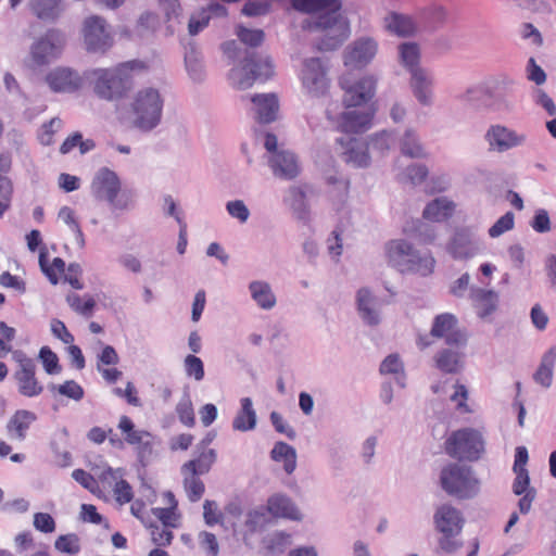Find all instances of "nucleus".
<instances>
[{
    "mask_svg": "<svg viewBox=\"0 0 556 556\" xmlns=\"http://www.w3.org/2000/svg\"><path fill=\"white\" fill-rule=\"evenodd\" d=\"M292 7L302 13H317L305 21L304 27L324 34L317 43L318 50H336L348 38L349 25L340 12L339 0H292Z\"/></svg>",
    "mask_w": 556,
    "mask_h": 556,
    "instance_id": "1",
    "label": "nucleus"
},
{
    "mask_svg": "<svg viewBox=\"0 0 556 556\" xmlns=\"http://www.w3.org/2000/svg\"><path fill=\"white\" fill-rule=\"evenodd\" d=\"M388 263L400 273L427 277L433 273L435 260L430 252L421 253L404 240L395 239L386 244Z\"/></svg>",
    "mask_w": 556,
    "mask_h": 556,
    "instance_id": "2",
    "label": "nucleus"
},
{
    "mask_svg": "<svg viewBox=\"0 0 556 556\" xmlns=\"http://www.w3.org/2000/svg\"><path fill=\"white\" fill-rule=\"evenodd\" d=\"M126 62L113 68H96L90 77L94 93L104 100L113 101L123 98L132 86V65Z\"/></svg>",
    "mask_w": 556,
    "mask_h": 556,
    "instance_id": "3",
    "label": "nucleus"
},
{
    "mask_svg": "<svg viewBox=\"0 0 556 556\" xmlns=\"http://www.w3.org/2000/svg\"><path fill=\"white\" fill-rule=\"evenodd\" d=\"M163 99L160 91L153 87L138 90L130 103L132 126L141 131L154 129L161 122Z\"/></svg>",
    "mask_w": 556,
    "mask_h": 556,
    "instance_id": "4",
    "label": "nucleus"
},
{
    "mask_svg": "<svg viewBox=\"0 0 556 556\" xmlns=\"http://www.w3.org/2000/svg\"><path fill=\"white\" fill-rule=\"evenodd\" d=\"M441 488L458 500H470L480 492L481 482L471 466L452 463L440 473Z\"/></svg>",
    "mask_w": 556,
    "mask_h": 556,
    "instance_id": "5",
    "label": "nucleus"
},
{
    "mask_svg": "<svg viewBox=\"0 0 556 556\" xmlns=\"http://www.w3.org/2000/svg\"><path fill=\"white\" fill-rule=\"evenodd\" d=\"M273 75L274 64L269 55L247 50L242 65L230 71L229 80L235 88L245 90L255 81H266Z\"/></svg>",
    "mask_w": 556,
    "mask_h": 556,
    "instance_id": "6",
    "label": "nucleus"
},
{
    "mask_svg": "<svg viewBox=\"0 0 556 556\" xmlns=\"http://www.w3.org/2000/svg\"><path fill=\"white\" fill-rule=\"evenodd\" d=\"M463 514L451 504H441L433 514L434 529L441 534L439 547L448 554L458 551L463 543L457 540L464 527Z\"/></svg>",
    "mask_w": 556,
    "mask_h": 556,
    "instance_id": "7",
    "label": "nucleus"
},
{
    "mask_svg": "<svg viewBox=\"0 0 556 556\" xmlns=\"http://www.w3.org/2000/svg\"><path fill=\"white\" fill-rule=\"evenodd\" d=\"M445 452L459 460H478L484 453L483 435L473 428L456 430L445 441Z\"/></svg>",
    "mask_w": 556,
    "mask_h": 556,
    "instance_id": "8",
    "label": "nucleus"
},
{
    "mask_svg": "<svg viewBox=\"0 0 556 556\" xmlns=\"http://www.w3.org/2000/svg\"><path fill=\"white\" fill-rule=\"evenodd\" d=\"M91 194L101 201H106L113 208L124 210L127 202L118 198L121 180L117 174L108 167H101L94 175L91 186Z\"/></svg>",
    "mask_w": 556,
    "mask_h": 556,
    "instance_id": "9",
    "label": "nucleus"
},
{
    "mask_svg": "<svg viewBox=\"0 0 556 556\" xmlns=\"http://www.w3.org/2000/svg\"><path fill=\"white\" fill-rule=\"evenodd\" d=\"M18 369L14 372L18 393L26 397H35L42 393L43 386L36 378V363L22 351L13 353Z\"/></svg>",
    "mask_w": 556,
    "mask_h": 556,
    "instance_id": "10",
    "label": "nucleus"
},
{
    "mask_svg": "<svg viewBox=\"0 0 556 556\" xmlns=\"http://www.w3.org/2000/svg\"><path fill=\"white\" fill-rule=\"evenodd\" d=\"M83 33L88 52L105 53L113 45L106 21L98 15L85 20Z\"/></svg>",
    "mask_w": 556,
    "mask_h": 556,
    "instance_id": "11",
    "label": "nucleus"
},
{
    "mask_svg": "<svg viewBox=\"0 0 556 556\" xmlns=\"http://www.w3.org/2000/svg\"><path fill=\"white\" fill-rule=\"evenodd\" d=\"M483 139L489 152L504 153L525 144L527 136L502 124H493L485 130Z\"/></svg>",
    "mask_w": 556,
    "mask_h": 556,
    "instance_id": "12",
    "label": "nucleus"
},
{
    "mask_svg": "<svg viewBox=\"0 0 556 556\" xmlns=\"http://www.w3.org/2000/svg\"><path fill=\"white\" fill-rule=\"evenodd\" d=\"M65 42V36L58 29L48 30L30 49V56L35 65L49 64L60 54Z\"/></svg>",
    "mask_w": 556,
    "mask_h": 556,
    "instance_id": "13",
    "label": "nucleus"
},
{
    "mask_svg": "<svg viewBox=\"0 0 556 556\" xmlns=\"http://www.w3.org/2000/svg\"><path fill=\"white\" fill-rule=\"evenodd\" d=\"M430 336L444 339L446 345L455 348H465L468 340L467 333L458 327L457 318L450 313L434 318Z\"/></svg>",
    "mask_w": 556,
    "mask_h": 556,
    "instance_id": "14",
    "label": "nucleus"
},
{
    "mask_svg": "<svg viewBox=\"0 0 556 556\" xmlns=\"http://www.w3.org/2000/svg\"><path fill=\"white\" fill-rule=\"evenodd\" d=\"M340 85L344 90L343 103L348 109L366 104L376 92V80L371 76L362 77L356 81L342 77Z\"/></svg>",
    "mask_w": 556,
    "mask_h": 556,
    "instance_id": "15",
    "label": "nucleus"
},
{
    "mask_svg": "<svg viewBox=\"0 0 556 556\" xmlns=\"http://www.w3.org/2000/svg\"><path fill=\"white\" fill-rule=\"evenodd\" d=\"M482 242L469 228H459L451 237L446 251L455 260H469L482 251Z\"/></svg>",
    "mask_w": 556,
    "mask_h": 556,
    "instance_id": "16",
    "label": "nucleus"
},
{
    "mask_svg": "<svg viewBox=\"0 0 556 556\" xmlns=\"http://www.w3.org/2000/svg\"><path fill=\"white\" fill-rule=\"evenodd\" d=\"M301 79L305 90L313 96L324 94L328 88L326 68L319 58L304 60Z\"/></svg>",
    "mask_w": 556,
    "mask_h": 556,
    "instance_id": "17",
    "label": "nucleus"
},
{
    "mask_svg": "<svg viewBox=\"0 0 556 556\" xmlns=\"http://www.w3.org/2000/svg\"><path fill=\"white\" fill-rule=\"evenodd\" d=\"M327 118L331 122L338 119V127L344 132L358 134L366 131L372 119V113L367 110H349L342 112L340 117L332 113L331 109L326 110Z\"/></svg>",
    "mask_w": 556,
    "mask_h": 556,
    "instance_id": "18",
    "label": "nucleus"
},
{
    "mask_svg": "<svg viewBox=\"0 0 556 556\" xmlns=\"http://www.w3.org/2000/svg\"><path fill=\"white\" fill-rule=\"evenodd\" d=\"M356 308L364 324L378 326L381 323L382 301L374 292L363 287L356 292Z\"/></svg>",
    "mask_w": 556,
    "mask_h": 556,
    "instance_id": "19",
    "label": "nucleus"
},
{
    "mask_svg": "<svg viewBox=\"0 0 556 556\" xmlns=\"http://www.w3.org/2000/svg\"><path fill=\"white\" fill-rule=\"evenodd\" d=\"M378 45L370 37H362L353 41L346 49L344 55L345 65L354 67L366 66L375 58Z\"/></svg>",
    "mask_w": 556,
    "mask_h": 556,
    "instance_id": "20",
    "label": "nucleus"
},
{
    "mask_svg": "<svg viewBox=\"0 0 556 556\" xmlns=\"http://www.w3.org/2000/svg\"><path fill=\"white\" fill-rule=\"evenodd\" d=\"M269 167L275 177L291 180L299 176L300 164L298 156L289 150H279L268 160Z\"/></svg>",
    "mask_w": 556,
    "mask_h": 556,
    "instance_id": "21",
    "label": "nucleus"
},
{
    "mask_svg": "<svg viewBox=\"0 0 556 556\" xmlns=\"http://www.w3.org/2000/svg\"><path fill=\"white\" fill-rule=\"evenodd\" d=\"M433 77L426 68H414L410 73V88L414 97L424 106L433 103Z\"/></svg>",
    "mask_w": 556,
    "mask_h": 556,
    "instance_id": "22",
    "label": "nucleus"
},
{
    "mask_svg": "<svg viewBox=\"0 0 556 556\" xmlns=\"http://www.w3.org/2000/svg\"><path fill=\"white\" fill-rule=\"evenodd\" d=\"M470 300L477 315L484 319L496 312L498 307L500 295L494 290L472 287L470 289Z\"/></svg>",
    "mask_w": 556,
    "mask_h": 556,
    "instance_id": "23",
    "label": "nucleus"
},
{
    "mask_svg": "<svg viewBox=\"0 0 556 556\" xmlns=\"http://www.w3.org/2000/svg\"><path fill=\"white\" fill-rule=\"evenodd\" d=\"M254 105L255 118L263 124L277 119L279 111L278 98L275 93H260L251 98Z\"/></svg>",
    "mask_w": 556,
    "mask_h": 556,
    "instance_id": "24",
    "label": "nucleus"
},
{
    "mask_svg": "<svg viewBox=\"0 0 556 556\" xmlns=\"http://www.w3.org/2000/svg\"><path fill=\"white\" fill-rule=\"evenodd\" d=\"M46 81L55 92H71L80 85V78L76 72L70 68H56L49 73Z\"/></svg>",
    "mask_w": 556,
    "mask_h": 556,
    "instance_id": "25",
    "label": "nucleus"
},
{
    "mask_svg": "<svg viewBox=\"0 0 556 556\" xmlns=\"http://www.w3.org/2000/svg\"><path fill=\"white\" fill-rule=\"evenodd\" d=\"M369 148L365 139L351 138L343 152L344 161L354 167H368L370 165Z\"/></svg>",
    "mask_w": 556,
    "mask_h": 556,
    "instance_id": "26",
    "label": "nucleus"
},
{
    "mask_svg": "<svg viewBox=\"0 0 556 556\" xmlns=\"http://www.w3.org/2000/svg\"><path fill=\"white\" fill-rule=\"evenodd\" d=\"M463 348L442 349L434 357L435 366L445 374H458L464 368Z\"/></svg>",
    "mask_w": 556,
    "mask_h": 556,
    "instance_id": "27",
    "label": "nucleus"
},
{
    "mask_svg": "<svg viewBox=\"0 0 556 556\" xmlns=\"http://www.w3.org/2000/svg\"><path fill=\"white\" fill-rule=\"evenodd\" d=\"M283 203L299 220H306L309 214L306 192L302 187L290 186L283 197Z\"/></svg>",
    "mask_w": 556,
    "mask_h": 556,
    "instance_id": "28",
    "label": "nucleus"
},
{
    "mask_svg": "<svg viewBox=\"0 0 556 556\" xmlns=\"http://www.w3.org/2000/svg\"><path fill=\"white\" fill-rule=\"evenodd\" d=\"M194 457L181 466V472H190L192 475L207 473L213 464L217 459L215 450H202L195 446Z\"/></svg>",
    "mask_w": 556,
    "mask_h": 556,
    "instance_id": "29",
    "label": "nucleus"
},
{
    "mask_svg": "<svg viewBox=\"0 0 556 556\" xmlns=\"http://www.w3.org/2000/svg\"><path fill=\"white\" fill-rule=\"evenodd\" d=\"M267 509L274 517L301 520L302 515L293 501L282 494H275L267 501Z\"/></svg>",
    "mask_w": 556,
    "mask_h": 556,
    "instance_id": "30",
    "label": "nucleus"
},
{
    "mask_svg": "<svg viewBox=\"0 0 556 556\" xmlns=\"http://www.w3.org/2000/svg\"><path fill=\"white\" fill-rule=\"evenodd\" d=\"M123 472L122 469H113L109 467L101 473V479L103 482H106L109 485L114 483V494L116 496V501L121 504L129 503L132 500V491L129 483L122 479Z\"/></svg>",
    "mask_w": 556,
    "mask_h": 556,
    "instance_id": "31",
    "label": "nucleus"
},
{
    "mask_svg": "<svg viewBox=\"0 0 556 556\" xmlns=\"http://www.w3.org/2000/svg\"><path fill=\"white\" fill-rule=\"evenodd\" d=\"M248 289L252 300L260 308L270 311L276 306L277 298L269 282L253 280L249 283Z\"/></svg>",
    "mask_w": 556,
    "mask_h": 556,
    "instance_id": "32",
    "label": "nucleus"
},
{
    "mask_svg": "<svg viewBox=\"0 0 556 556\" xmlns=\"http://www.w3.org/2000/svg\"><path fill=\"white\" fill-rule=\"evenodd\" d=\"M30 10L37 18L53 23L64 11L63 0H30Z\"/></svg>",
    "mask_w": 556,
    "mask_h": 556,
    "instance_id": "33",
    "label": "nucleus"
},
{
    "mask_svg": "<svg viewBox=\"0 0 556 556\" xmlns=\"http://www.w3.org/2000/svg\"><path fill=\"white\" fill-rule=\"evenodd\" d=\"M241 407L232 420V428L236 431L247 432L254 430L257 424L256 412L250 397L240 400Z\"/></svg>",
    "mask_w": 556,
    "mask_h": 556,
    "instance_id": "34",
    "label": "nucleus"
},
{
    "mask_svg": "<svg viewBox=\"0 0 556 556\" xmlns=\"http://www.w3.org/2000/svg\"><path fill=\"white\" fill-rule=\"evenodd\" d=\"M455 204L446 197H439L428 203L422 212V217L430 222H443L453 215Z\"/></svg>",
    "mask_w": 556,
    "mask_h": 556,
    "instance_id": "35",
    "label": "nucleus"
},
{
    "mask_svg": "<svg viewBox=\"0 0 556 556\" xmlns=\"http://www.w3.org/2000/svg\"><path fill=\"white\" fill-rule=\"evenodd\" d=\"M401 153L410 159H425L428 153L414 128H406L399 140Z\"/></svg>",
    "mask_w": 556,
    "mask_h": 556,
    "instance_id": "36",
    "label": "nucleus"
},
{
    "mask_svg": "<svg viewBox=\"0 0 556 556\" xmlns=\"http://www.w3.org/2000/svg\"><path fill=\"white\" fill-rule=\"evenodd\" d=\"M36 419L35 413L27 409H18L8 421L7 430L13 438L22 441L26 437V431Z\"/></svg>",
    "mask_w": 556,
    "mask_h": 556,
    "instance_id": "37",
    "label": "nucleus"
},
{
    "mask_svg": "<svg viewBox=\"0 0 556 556\" xmlns=\"http://www.w3.org/2000/svg\"><path fill=\"white\" fill-rule=\"evenodd\" d=\"M395 139L396 137L393 130L383 129L371 134L365 140L372 153L384 156L395 143Z\"/></svg>",
    "mask_w": 556,
    "mask_h": 556,
    "instance_id": "38",
    "label": "nucleus"
},
{
    "mask_svg": "<svg viewBox=\"0 0 556 556\" xmlns=\"http://www.w3.org/2000/svg\"><path fill=\"white\" fill-rule=\"evenodd\" d=\"M556 362V345L552 346L542 357L538 370L533 375L536 383L544 388H549L552 384L553 370Z\"/></svg>",
    "mask_w": 556,
    "mask_h": 556,
    "instance_id": "39",
    "label": "nucleus"
},
{
    "mask_svg": "<svg viewBox=\"0 0 556 556\" xmlns=\"http://www.w3.org/2000/svg\"><path fill=\"white\" fill-rule=\"evenodd\" d=\"M386 28L397 36L406 37L415 33L416 26L409 16L391 13L384 18Z\"/></svg>",
    "mask_w": 556,
    "mask_h": 556,
    "instance_id": "40",
    "label": "nucleus"
},
{
    "mask_svg": "<svg viewBox=\"0 0 556 556\" xmlns=\"http://www.w3.org/2000/svg\"><path fill=\"white\" fill-rule=\"evenodd\" d=\"M270 456L275 462L283 460V469L287 473L291 475L295 470L296 451L293 446L279 441L274 445Z\"/></svg>",
    "mask_w": 556,
    "mask_h": 556,
    "instance_id": "41",
    "label": "nucleus"
},
{
    "mask_svg": "<svg viewBox=\"0 0 556 556\" xmlns=\"http://www.w3.org/2000/svg\"><path fill=\"white\" fill-rule=\"evenodd\" d=\"M186 70L189 77L195 81L201 83L205 78V70L203 64L202 54L194 48L191 47L185 54Z\"/></svg>",
    "mask_w": 556,
    "mask_h": 556,
    "instance_id": "42",
    "label": "nucleus"
},
{
    "mask_svg": "<svg viewBox=\"0 0 556 556\" xmlns=\"http://www.w3.org/2000/svg\"><path fill=\"white\" fill-rule=\"evenodd\" d=\"M58 218L64 223L75 236V240L80 249H83L86 244L85 237L81 231V228L76 220L75 212L70 206H62L58 213Z\"/></svg>",
    "mask_w": 556,
    "mask_h": 556,
    "instance_id": "43",
    "label": "nucleus"
},
{
    "mask_svg": "<svg viewBox=\"0 0 556 556\" xmlns=\"http://www.w3.org/2000/svg\"><path fill=\"white\" fill-rule=\"evenodd\" d=\"M399 49L401 62L409 71V73H412L414 68H421L419 66V47L416 43L405 42L402 43Z\"/></svg>",
    "mask_w": 556,
    "mask_h": 556,
    "instance_id": "44",
    "label": "nucleus"
},
{
    "mask_svg": "<svg viewBox=\"0 0 556 556\" xmlns=\"http://www.w3.org/2000/svg\"><path fill=\"white\" fill-rule=\"evenodd\" d=\"M181 473L184 476V486L188 498L191 502H198L205 491L204 483L199 479L200 475H192L190 472Z\"/></svg>",
    "mask_w": 556,
    "mask_h": 556,
    "instance_id": "45",
    "label": "nucleus"
},
{
    "mask_svg": "<svg viewBox=\"0 0 556 556\" xmlns=\"http://www.w3.org/2000/svg\"><path fill=\"white\" fill-rule=\"evenodd\" d=\"M492 97V90L488 86L478 85L468 88L460 99L473 108H480L484 98Z\"/></svg>",
    "mask_w": 556,
    "mask_h": 556,
    "instance_id": "46",
    "label": "nucleus"
},
{
    "mask_svg": "<svg viewBox=\"0 0 556 556\" xmlns=\"http://www.w3.org/2000/svg\"><path fill=\"white\" fill-rule=\"evenodd\" d=\"M236 35L243 45L251 48L260 47L265 39V34L262 29H250L242 25L237 26Z\"/></svg>",
    "mask_w": 556,
    "mask_h": 556,
    "instance_id": "47",
    "label": "nucleus"
},
{
    "mask_svg": "<svg viewBox=\"0 0 556 556\" xmlns=\"http://www.w3.org/2000/svg\"><path fill=\"white\" fill-rule=\"evenodd\" d=\"M39 265L41 270L45 273V275L48 277L49 281L52 285H56L59 281L55 270H58L59 273L65 271V262L61 257H54L52 261V265L48 266L46 254L43 252H41L39 255Z\"/></svg>",
    "mask_w": 556,
    "mask_h": 556,
    "instance_id": "48",
    "label": "nucleus"
},
{
    "mask_svg": "<svg viewBox=\"0 0 556 556\" xmlns=\"http://www.w3.org/2000/svg\"><path fill=\"white\" fill-rule=\"evenodd\" d=\"M54 547L61 553L78 554L80 551L79 538L75 533L60 535L54 542Z\"/></svg>",
    "mask_w": 556,
    "mask_h": 556,
    "instance_id": "49",
    "label": "nucleus"
},
{
    "mask_svg": "<svg viewBox=\"0 0 556 556\" xmlns=\"http://www.w3.org/2000/svg\"><path fill=\"white\" fill-rule=\"evenodd\" d=\"M49 389L52 392L58 391L61 395L74 401H80L84 397V389L74 380H67L60 386L51 383Z\"/></svg>",
    "mask_w": 556,
    "mask_h": 556,
    "instance_id": "50",
    "label": "nucleus"
},
{
    "mask_svg": "<svg viewBox=\"0 0 556 556\" xmlns=\"http://www.w3.org/2000/svg\"><path fill=\"white\" fill-rule=\"evenodd\" d=\"M48 375H56L61 371L58 355L49 348L42 346L38 355Z\"/></svg>",
    "mask_w": 556,
    "mask_h": 556,
    "instance_id": "51",
    "label": "nucleus"
},
{
    "mask_svg": "<svg viewBox=\"0 0 556 556\" xmlns=\"http://www.w3.org/2000/svg\"><path fill=\"white\" fill-rule=\"evenodd\" d=\"M515 225V215L513 212H507L500 217L488 230L491 238H497L504 232L511 230Z\"/></svg>",
    "mask_w": 556,
    "mask_h": 556,
    "instance_id": "52",
    "label": "nucleus"
},
{
    "mask_svg": "<svg viewBox=\"0 0 556 556\" xmlns=\"http://www.w3.org/2000/svg\"><path fill=\"white\" fill-rule=\"evenodd\" d=\"M211 15L208 14V10H200L193 13L188 23V33L190 36L198 35L201 30H203L210 23Z\"/></svg>",
    "mask_w": 556,
    "mask_h": 556,
    "instance_id": "53",
    "label": "nucleus"
},
{
    "mask_svg": "<svg viewBox=\"0 0 556 556\" xmlns=\"http://www.w3.org/2000/svg\"><path fill=\"white\" fill-rule=\"evenodd\" d=\"M184 367L188 377H193L197 381H201L204 378V365L200 357L192 354L187 355L184 361Z\"/></svg>",
    "mask_w": 556,
    "mask_h": 556,
    "instance_id": "54",
    "label": "nucleus"
},
{
    "mask_svg": "<svg viewBox=\"0 0 556 556\" xmlns=\"http://www.w3.org/2000/svg\"><path fill=\"white\" fill-rule=\"evenodd\" d=\"M530 226L538 233H546L552 230L549 214L545 208H538L530 222Z\"/></svg>",
    "mask_w": 556,
    "mask_h": 556,
    "instance_id": "55",
    "label": "nucleus"
},
{
    "mask_svg": "<svg viewBox=\"0 0 556 556\" xmlns=\"http://www.w3.org/2000/svg\"><path fill=\"white\" fill-rule=\"evenodd\" d=\"M226 211L232 217L238 219L241 224L248 222L250 217V210L242 200H232L226 203Z\"/></svg>",
    "mask_w": 556,
    "mask_h": 556,
    "instance_id": "56",
    "label": "nucleus"
},
{
    "mask_svg": "<svg viewBox=\"0 0 556 556\" xmlns=\"http://www.w3.org/2000/svg\"><path fill=\"white\" fill-rule=\"evenodd\" d=\"M176 413L181 424L187 427L194 425V413L189 397L182 399L176 406Z\"/></svg>",
    "mask_w": 556,
    "mask_h": 556,
    "instance_id": "57",
    "label": "nucleus"
},
{
    "mask_svg": "<svg viewBox=\"0 0 556 556\" xmlns=\"http://www.w3.org/2000/svg\"><path fill=\"white\" fill-rule=\"evenodd\" d=\"M269 418L277 432L287 435L290 440H294L296 438L295 430L285 421L281 414L278 412H271Z\"/></svg>",
    "mask_w": 556,
    "mask_h": 556,
    "instance_id": "58",
    "label": "nucleus"
},
{
    "mask_svg": "<svg viewBox=\"0 0 556 556\" xmlns=\"http://www.w3.org/2000/svg\"><path fill=\"white\" fill-rule=\"evenodd\" d=\"M533 101L535 102V104L543 108L548 115H556V105L553 99L543 89L538 88L534 90Z\"/></svg>",
    "mask_w": 556,
    "mask_h": 556,
    "instance_id": "59",
    "label": "nucleus"
},
{
    "mask_svg": "<svg viewBox=\"0 0 556 556\" xmlns=\"http://www.w3.org/2000/svg\"><path fill=\"white\" fill-rule=\"evenodd\" d=\"M34 527L43 533H51L55 530V521L47 513H36L34 515Z\"/></svg>",
    "mask_w": 556,
    "mask_h": 556,
    "instance_id": "60",
    "label": "nucleus"
},
{
    "mask_svg": "<svg viewBox=\"0 0 556 556\" xmlns=\"http://www.w3.org/2000/svg\"><path fill=\"white\" fill-rule=\"evenodd\" d=\"M516 478L513 483V492L515 495H522L530 486V477L528 470H514Z\"/></svg>",
    "mask_w": 556,
    "mask_h": 556,
    "instance_id": "61",
    "label": "nucleus"
},
{
    "mask_svg": "<svg viewBox=\"0 0 556 556\" xmlns=\"http://www.w3.org/2000/svg\"><path fill=\"white\" fill-rule=\"evenodd\" d=\"M169 526H152L151 528V536L152 541L160 546L170 544L173 539V533L168 530Z\"/></svg>",
    "mask_w": 556,
    "mask_h": 556,
    "instance_id": "62",
    "label": "nucleus"
},
{
    "mask_svg": "<svg viewBox=\"0 0 556 556\" xmlns=\"http://www.w3.org/2000/svg\"><path fill=\"white\" fill-rule=\"evenodd\" d=\"M429 170L424 164H413L407 166L406 176L413 185H420L425 181Z\"/></svg>",
    "mask_w": 556,
    "mask_h": 556,
    "instance_id": "63",
    "label": "nucleus"
},
{
    "mask_svg": "<svg viewBox=\"0 0 556 556\" xmlns=\"http://www.w3.org/2000/svg\"><path fill=\"white\" fill-rule=\"evenodd\" d=\"M117 262L123 268L132 274H140L142 271V264L140 260L131 253L121 254Z\"/></svg>",
    "mask_w": 556,
    "mask_h": 556,
    "instance_id": "64",
    "label": "nucleus"
}]
</instances>
